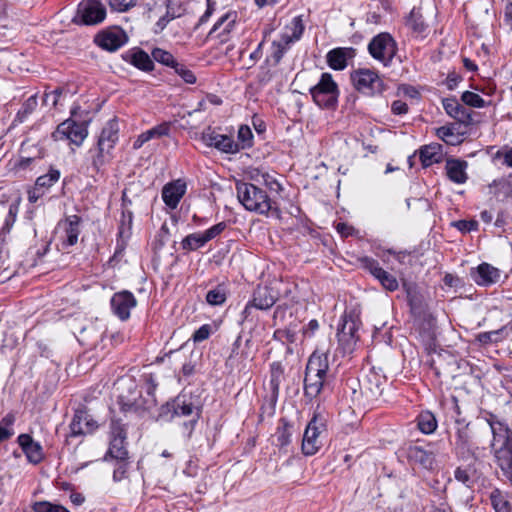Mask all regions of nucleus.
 I'll list each match as a JSON object with an SVG mask.
<instances>
[{"instance_id": "nucleus-60", "label": "nucleus", "mask_w": 512, "mask_h": 512, "mask_svg": "<svg viewBox=\"0 0 512 512\" xmlns=\"http://www.w3.org/2000/svg\"><path fill=\"white\" fill-rule=\"evenodd\" d=\"M391 111L395 115H403L408 112V105L401 100H395L391 104Z\"/></svg>"}, {"instance_id": "nucleus-45", "label": "nucleus", "mask_w": 512, "mask_h": 512, "mask_svg": "<svg viewBox=\"0 0 512 512\" xmlns=\"http://www.w3.org/2000/svg\"><path fill=\"white\" fill-rule=\"evenodd\" d=\"M461 100L465 105L475 108H483L487 105V102L480 95L471 91L463 92Z\"/></svg>"}, {"instance_id": "nucleus-30", "label": "nucleus", "mask_w": 512, "mask_h": 512, "mask_svg": "<svg viewBox=\"0 0 512 512\" xmlns=\"http://www.w3.org/2000/svg\"><path fill=\"white\" fill-rule=\"evenodd\" d=\"M407 457L410 461L421 465L424 468H432L434 464V455L431 451L423 449L421 446L413 445L407 449Z\"/></svg>"}, {"instance_id": "nucleus-61", "label": "nucleus", "mask_w": 512, "mask_h": 512, "mask_svg": "<svg viewBox=\"0 0 512 512\" xmlns=\"http://www.w3.org/2000/svg\"><path fill=\"white\" fill-rule=\"evenodd\" d=\"M262 178H263V181H264V184L270 189V190H275V191H278L281 189V185L277 182L276 179H274L272 176H270L269 174H263L262 175Z\"/></svg>"}, {"instance_id": "nucleus-9", "label": "nucleus", "mask_w": 512, "mask_h": 512, "mask_svg": "<svg viewBox=\"0 0 512 512\" xmlns=\"http://www.w3.org/2000/svg\"><path fill=\"white\" fill-rule=\"evenodd\" d=\"M105 18L106 8L101 0H83L78 5L73 22L83 25H97L102 23Z\"/></svg>"}, {"instance_id": "nucleus-5", "label": "nucleus", "mask_w": 512, "mask_h": 512, "mask_svg": "<svg viewBox=\"0 0 512 512\" xmlns=\"http://www.w3.org/2000/svg\"><path fill=\"white\" fill-rule=\"evenodd\" d=\"M119 125L116 119L109 120L103 127L97 143V153L92 157V165L99 170L108 154L118 141Z\"/></svg>"}, {"instance_id": "nucleus-29", "label": "nucleus", "mask_w": 512, "mask_h": 512, "mask_svg": "<svg viewBox=\"0 0 512 512\" xmlns=\"http://www.w3.org/2000/svg\"><path fill=\"white\" fill-rule=\"evenodd\" d=\"M354 56L353 48H335L327 53V63L334 70H343L347 66L348 58Z\"/></svg>"}, {"instance_id": "nucleus-55", "label": "nucleus", "mask_w": 512, "mask_h": 512, "mask_svg": "<svg viewBox=\"0 0 512 512\" xmlns=\"http://www.w3.org/2000/svg\"><path fill=\"white\" fill-rule=\"evenodd\" d=\"M211 327L208 324L199 327L193 334L192 339L194 342H202L209 338Z\"/></svg>"}, {"instance_id": "nucleus-3", "label": "nucleus", "mask_w": 512, "mask_h": 512, "mask_svg": "<svg viewBox=\"0 0 512 512\" xmlns=\"http://www.w3.org/2000/svg\"><path fill=\"white\" fill-rule=\"evenodd\" d=\"M314 102L323 108H332L336 105L339 90L330 73H323L319 82L310 88Z\"/></svg>"}, {"instance_id": "nucleus-24", "label": "nucleus", "mask_w": 512, "mask_h": 512, "mask_svg": "<svg viewBox=\"0 0 512 512\" xmlns=\"http://www.w3.org/2000/svg\"><path fill=\"white\" fill-rule=\"evenodd\" d=\"M185 192L186 183L179 179L168 183L163 187L162 199L168 207L175 209L178 206L181 198L184 196Z\"/></svg>"}, {"instance_id": "nucleus-11", "label": "nucleus", "mask_w": 512, "mask_h": 512, "mask_svg": "<svg viewBox=\"0 0 512 512\" xmlns=\"http://www.w3.org/2000/svg\"><path fill=\"white\" fill-rule=\"evenodd\" d=\"M88 135L87 127L84 123H77L72 119H67L59 124L52 133L55 141L69 140L71 143L80 146Z\"/></svg>"}, {"instance_id": "nucleus-15", "label": "nucleus", "mask_w": 512, "mask_h": 512, "mask_svg": "<svg viewBox=\"0 0 512 512\" xmlns=\"http://www.w3.org/2000/svg\"><path fill=\"white\" fill-rule=\"evenodd\" d=\"M128 36L125 31L119 27H111L96 34L94 42L103 50L114 52L125 45Z\"/></svg>"}, {"instance_id": "nucleus-20", "label": "nucleus", "mask_w": 512, "mask_h": 512, "mask_svg": "<svg viewBox=\"0 0 512 512\" xmlns=\"http://www.w3.org/2000/svg\"><path fill=\"white\" fill-rule=\"evenodd\" d=\"M237 21V13L228 11L222 15L214 24L209 32L210 37L219 39L221 43H225L230 39V33L234 30Z\"/></svg>"}, {"instance_id": "nucleus-8", "label": "nucleus", "mask_w": 512, "mask_h": 512, "mask_svg": "<svg viewBox=\"0 0 512 512\" xmlns=\"http://www.w3.org/2000/svg\"><path fill=\"white\" fill-rule=\"evenodd\" d=\"M326 432L325 423L314 416L306 426L302 440V452L306 456L316 454L323 445V437Z\"/></svg>"}, {"instance_id": "nucleus-36", "label": "nucleus", "mask_w": 512, "mask_h": 512, "mask_svg": "<svg viewBox=\"0 0 512 512\" xmlns=\"http://www.w3.org/2000/svg\"><path fill=\"white\" fill-rule=\"evenodd\" d=\"M363 389L373 398H377L378 396L382 395L383 388L381 378L376 374L367 376L363 383Z\"/></svg>"}, {"instance_id": "nucleus-51", "label": "nucleus", "mask_w": 512, "mask_h": 512, "mask_svg": "<svg viewBox=\"0 0 512 512\" xmlns=\"http://www.w3.org/2000/svg\"><path fill=\"white\" fill-rule=\"evenodd\" d=\"M108 4L114 11L125 12L136 5V0H108Z\"/></svg>"}, {"instance_id": "nucleus-42", "label": "nucleus", "mask_w": 512, "mask_h": 512, "mask_svg": "<svg viewBox=\"0 0 512 512\" xmlns=\"http://www.w3.org/2000/svg\"><path fill=\"white\" fill-rule=\"evenodd\" d=\"M152 58L153 60L165 65V66H169L171 68L174 67V65L177 63V60L174 58V56L166 51V50H163L161 48H154L152 50Z\"/></svg>"}, {"instance_id": "nucleus-26", "label": "nucleus", "mask_w": 512, "mask_h": 512, "mask_svg": "<svg viewBox=\"0 0 512 512\" xmlns=\"http://www.w3.org/2000/svg\"><path fill=\"white\" fill-rule=\"evenodd\" d=\"M442 104L446 113L457 121L463 124H470L472 122L470 111L460 104L456 98H445Z\"/></svg>"}, {"instance_id": "nucleus-38", "label": "nucleus", "mask_w": 512, "mask_h": 512, "mask_svg": "<svg viewBox=\"0 0 512 512\" xmlns=\"http://www.w3.org/2000/svg\"><path fill=\"white\" fill-rule=\"evenodd\" d=\"M227 298V291L224 285H218L214 289H211L206 294V301L208 304L216 306L222 305Z\"/></svg>"}, {"instance_id": "nucleus-28", "label": "nucleus", "mask_w": 512, "mask_h": 512, "mask_svg": "<svg viewBox=\"0 0 512 512\" xmlns=\"http://www.w3.org/2000/svg\"><path fill=\"white\" fill-rule=\"evenodd\" d=\"M80 224L81 217L78 215H70L66 217L63 225H64V236H63V245L64 246H73L78 241V236L80 234Z\"/></svg>"}, {"instance_id": "nucleus-16", "label": "nucleus", "mask_w": 512, "mask_h": 512, "mask_svg": "<svg viewBox=\"0 0 512 512\" xmlns=\"http://www.w3.org/2000/svg\"><path fill=\"white\" fill-rule=\"evenodd\" d=\"M361 265L368 270L388 291H395L399 284L392 274L380 267L379 262L371 257H363L360 259Z\"/></svg>"}, {"instance_id": "nucleus-21", "label": "nucleus", "mask_w": 512, "mask_h": 512, "mask_svg": "<svg viewBox=\"0 0 512 512\" xmlns=\"http://www.w3.org/2000/svg\"><path fill=\"white\" fill-rule=\"evenodd\" d=\"M97 427V421L85 409L77 410L70 423V430L73 436L92 433Z\"/></svg>"}, {"instance_id": "nucleus-1", "label": "nucleus", "mask_w": 512, "mask_h": 512, "mask_svg": "<svg viewBox=\"0 0 512 512\" xmlns=\"http://www.w3.org/2000/svg\"><path fill=\"white\" fill-rule=\"evenodd\" d=\"M328 357L326 354L314 352L308 359L304 378V393L313 399L329 384Z\"/></svg>"}, {"instance_id": "nucleus-10", "label": "nucleus", "mask_w": 512, "mask_h": 512, "mask_svg": "<svg viewBox=\"0 0 512 512\" xmlns=\"http://www.w3.org/2000/svg\"><path fill=\"white\" fill-rule=\"evenodd\" d=\"M127 431L125 425L119 419H112L110 424V446L107 457L126 461L128 451L126 449Z\"/></svg>"}, {"instance_id": "nucleus-44", "label": "nucleus", "mask_w": 512, "mask_h": 512, "mask_svg": "<svg viewBox=\"0 0 512 512\" xmlns=\"http://www.w3.org/2000/svg\"><path fill=\"white\" fill-rule=\"evenodd\" d=\"M34 512H70L66 507L60 504H54L49 501H38L32 505Z\"/></svg>"}, {"instance_id": "nucleus-2", "label": "nucleus", "mask_w": 512, "mask_h": 512, "mask_svg": "<svg viewBox=\"0 0 512 512\" xmlns=\"http://www.w3.org/2000/svg\"><path fill=\"white\" fill-rule=\"evenodd\" d=\"M236 191L239 202L248 211L267 215L273 209L267 193L255 184L238 181Z\"/></svg>"}, {"instance_id": "nucleus-39", "label": "nucleus", "mask_w": 512, "mask_h": 512, "mask_svg": "<svg viewBox=\"0 0 512 512\" xmlns=\"http://www.w3.org/2000/svg\"><path fill=\"white\" fill-rule=\"evenodd\" d=\"M289 48L290 44L284 41L282 38L273 41L272 51L269 60H272L274 65L279 64L284 54L288 51Z\"/></svg>"}, {"instance_id": "nucleus-50", "label": "nucleus", "mask_w": 512, "mask_h": 512, "mask_svg": "<svg viewBox=\"0 0 512 512\" xmlns=\"http://www.w3.org/2000/svg\"><path fill=\"white\" fill-rule=\"evenodd\" d=\"M170 132V124L167 122L161 123L147 131H145L149 140L154 138H160L162 136L168 135Z\"/></svg>"}, {"instance_id": "nucleus-34", "label": "nucleus", "mask_w": 512, "mask_h": 512, "mask_svg": "<svg viewBox=\"0 0 512 512\" xmlns=\"http://www.w3.org/2000/svg\"><path fill=\"white\" fill-rule=\"evenodd\" d=\"M38 105L37 102V95L30 96L25 102L22 104L21 108L17 112L13 123L14 124H21L25 122L28 117L36 110Z\"/></svg>"}, {"instance_id": "nucleus-7", "label": "nucleus", "mask_w": 512, "mask_h": 512, "mask_svg": "<svg viewBox=\"0 0 512 512\" xmlns=\"http://www.w3.org/2000/svg\"><path fill=\"white\" fill-rule=\"evenodd\" d=\"M368 51L374 59L388 66L396 55L397 44L389 33H380L372 38Z\"/></svg>"}, {"instance_id": "nucleus-62", "label": "nucleus", "mask_w": 512, "mask_h": 512, "mask_svg": "<svg viewBox=\"0 0 512 512\" xmlns=\"http://www.w3.org/2000/svg\"><path fill=\"white\" fill-rule=\"evenodd\" d=\"M336 230L338 233H340L344 237H348L352 235L354 228L347 223L340 222L336 225Z\"/></svg>"}, {"instance_id": "nucleus-53", "label": "nucleus", "mask_w": 512, "mask_h": 512, "mask_svg": "<svg viewBox=\"0 0 512 512\" xmlns=\"http://www.w3.org/2000/svg\"><path fill=\"white\" fill-rule=\"evenodd\" d=\"M63 93V89L57 88L51 92L45 93L43 97V103L45 105L51 104L53 107L58 105L59 99Z\"/></svg>"}, {"instance_id": "nucleus-49", "label": "nucleus", "mask_w": 512, "mask_h": 512, "mask_svg": "<svg viewBox=\"0 0 512 512\" xmlns=\"http://www.w3.org/2000/svg\"><path fill=\"white\" fill-rule=\"evenodd\" d=\"M173 69L175 70V73L183 79L184 82L188 84H194L196 82V76L184 64L177 62Z\"/></svg>"}, {"instance_id": "nucleus-14", "label": "nucleus", "mask_w": 512, "mask_h": 512, "mask_svg": "<svg viewBox=\"0 0 512 512\" xmlns=\"http://www.w3.org/2000/svg\"><path fill=\"white\" fill-rule=\"evenodd\" d=\"M278 300V293L268 286L258 285L254 290L252 299L246 304L243 314L247 318L253 308L259 310L270 309Z\"/></svg>"}, {"instance_id": "nucleus-6", "label": "nucleus", "mask_w": 512, "mask_h": 512, "mask_svg": "<svg viewBox=\"0 0 512 512\" xmlns=\"http://www.w3.org/2000/svg\"><path fill=\"white\" fill-rule=\"evenodd\" d=\"M351 80L357 91L372 96L381 94L386 86L381 77L370 69H358L351 73Z\"/></svg>"}, {"instance_id": "nucleus-35", "label": "nucleus", "mask_w": 512, "mask_h": 512, "mask_svg": "<svg viewBox=\"0 0 512 512\" xmlns=\"http://www.w3.org/2000/svg\"><path fill=\"white\" fill-rule=\"evenodd\" d=\"M417 426L422 433L431 434L437 428V420L431 412L425 411L417 417Z\"/></svg>"}, {"instance_id": "nucleus-19", "label": "nucleus", "mask_w": 512, "mask_h": 512, "mask_svg": "<svg viewBox=\"0 0 512 512\" xmlns=\"http://www.w3.org/2000/svg\"><path fill=\"white\" fill-rule=\"evenodd\" d=\"M172 416H193V419L189 422H185L184 426L189 429L188 437H190L192 430L194 428L195 423L199 418V411L193 405L191 401H188L185 396H178L172 403Z\"/></svg>"}, {"instance_id": "nucleus-57", "label": "nucleus", "mask_w": 512, "mask_h": 512, "mask_svg": "<svg viewBox=\"0 0 512 512\" xmlns=\"http://www.w3.org/2000/svg\"><path fill=\"white\" fill-rule=\"evenodd\" d=\"M454 477L458 482L464 484L465 486H467V487L471 486L472 480H471L470 475L467 470L462 469V468H457L454 472Z\"/></svg>"}, {"instance_id": "nucleus-37", "label": "nucleus", "mask_w": 512, "mask_h": 512, "mask_svg": "<svg viewBox=\"0 0 512 512\" xmlns=\"http://www.w3.org/2000/svg\"><path fill=\"white\" fill-rule=\"evenodd\" d=\"M490 500L495 512H512L510 502L506 499L500 490L496 489L492 491Z\"/></svg>"}, {"instance_id": "nucleus-12", "label": "nucleus", "mask_w": 512, "mask_h": 512, "mask_svg": "<svg viewBox=\"0 0 512 512\" xmlns=\"http://www.w3.org/2000/svg\"><path fill=\"white\" fill-rule=\"evenodd\" d=\"M284 378V370L280 363L274 362L270 366V379L267 384L268 395L264 404L261 407L262 414L266 413L272 415L275 411V406L279 396L280 384Z\"/></svg>"}, {"instance_id": "nucleus-46", "label": "nucleus", "mask_w": 512, "mask_h": 512, "mask_svg": "<svg viewBox=\"0 0 512 512\" xmlns=\"http://www.w3.org/2000/svg\"><path fill=\"white\" fill-rule=\"evenodd\" d=\"M408 302L414 315H421L425 310V303L422 296L415 292H408Z\"/></svg>"}, {"instance_id": "nucleus-40", "label": "nucleus", "mask_w": 512, "mask_h": 512, "mask_svg": "<svg viewBox=\"0 0 512 512\" xmlns=\"http://www.w3.org/2000/svg\"><path fill=\"white\" fill-rule=\"evenodd\" d=\"M238 141L236 144L239 145V151L241 149L250 148L253 145V134L249 126L241 125L237 135Z\"/></svg>"}, {"instance_id": "nucleus-52", "label": "nucleus", "mask_w": 512, "mask_h": 512, "mask_svg": "<svg viewBox=\"0 0 512 512\" xmlns=\"http://www.w3.org/2000/svg\"><path fill=\"white\" fill-rule=\"evenodd\" d=\"M220 136L221 134L216 133L209 127L202 133L201 139L207 146L215 148Z\"/></svg>"}, {"instance_id": "nucleus-18", "label": "nucleus", "mask_w": 512, "mask_h": 512, "mask_svg": "<svg viewBox=\"0 0 512 512\" xmlns=\"http://www.w3.org/2000/svg\"><path fill=\"white\" fill-rule=\"evenodd\" d=\"M136 304L134 295L127 290L117 292L111 298L112 311L121 320H127L130 317V311Z\"/></svg>"}, {"instance_id": "nucleus-13", "label": "nucleus", "mask_w": 512, "mask_h": 512, "mask_svg": "<svg viewBox=\"0 0 512 512\" xmlns=\"http://www.w3.org/2000/svg\"><path fill=\"white\" fill-rule=\"evenodd\" d=\"M226 226L225 222H219L204 232L191 233L182 239L181 247L186 251H196L219 236L226 229Z\"/></svg>"}, {"instance_id": "nucleus-54", "label": "nucleus", "mask_w": 512, "mask_h": 512, "mask_svg": "<svg viewBox=\"0 0 512 512\" xmlns=\"http://www.w3.org/2000/svg\"><path fill=\"white\" fill-rule=\"evenodd\" d=\"M176 17H178V15L171 13L169 10H167L166 14L160 17V19L156 22L154 29L155 33L162 32L166 28L168 23Z\"/></svg>"}, {"instance_id": "nucleus-58", "label": "nucleus", "mask_w": 512, "mask_h": 512, "mask_svg": "<svg viewBox=\"0 0 512 512\" xmlns=\"http://www.w3.org/2000/svg\"><path fill=\"white\" fill-rule=\"evenodd\" d=\"M496 157L503 160V164L512 168V147H506L496 153Z\"/></svg>"}, {"instance_id": "nucleus-22", "label": "nucleus", "mask_w": 512, "mask_h": 512, "mask_svg": "<svg viewBox=\"0 0 512 512\" xmlns=\"http://www.w3.org/2000/svg\"><path fill=\"white\" fill-rule=\"evenodd\" d=\"M122 59L138 68L139 70L149 72L154 68L153 60L150 58L148 53L138 47H134L125 51L122 54Z\"/></svg>"}, {"instance_id": "nucleus-31", "label": "nucleus", "mask_w": 512, "mask_h": 512, "mask_svg": "<svg viewBox=\"0 0 512 512\" xmlns=\"http://www.w3.org/2000/svg\"><path fill=\"white\" fill-rule=\"evenodd\" d=\"M442 146L440 144H430L422 147L419 151V157L424 167H429L442 160Z\"/></svg>"}, {"instance_id": "nucleus-48", "label": "nucleus", "mask_w": 512, "mask_h": 512, "mask_svg": "<svg viewBox=\"0 0 512 512\" xmlns=\"http://www.w3.org/2000/svg\"><path fill=\"white\" fill-rule=\"evenodd\" d=\"M276 437L279 445L282 447L291 442V426L288 422L283 421V424L277 428Z\"/></svg>"}, {"instance_id": "nucleus-56", "label": "nucleus", "mask_w": 512, "mask_h": 512, "mask_svg": "<svg viewBox=\"0 0 512 512\" xmlns=\"http://www.w3.org/2000/svg\"><path fill=\"white\" fill-rule=\"evenodd\" d=\"M132 212L130 211H123L122 217H121V225L119 227V234L122 236L124 233L128 232L132 225Z\"/></svg>"}, {"instance_id": "nucleus-41", "label": "nucleus", "mask_w": 512, "mask_h": 512, "mask_svg": "<svg viewBox=\"0 0 512 512\" xmlns=\"http://www.w3.org/2000/svg\"><path fill=\"white\" fill-rule=\"evenodd\" d=\"M221 152L234 154L239 151V145L236 144V141L232 139V137L228 135H222L219 137L218 142L215 146Z\"/></svg>"}, {"instance_id": "nucleus-43", "label": "nucleus", "mask_w": 512, "mask_h": 512, "mask_svg": "<svg viewBox=\"0 0 512 512\" xmlns=\"http://www.w3.org/2000/svg\"><path fill=\"white\" fill-rule=\"evenodd\" d=\"M15 417L12 414L6 415L0 421V442L5 441L13 436V424Z\"/></svg>"}, {"instance_id": "nucleus-4", "label": "nucleus", "mask_w": 512, "mask_h": 512, "mask_svg": "<svg viewBox=\"0 0 512 512\" xmlns=\"http://www.w3.org/2000/svg\"><path fill=\"white\" fill-rule=\"evenodd\" d=\"M360 320L354 313H345L342 317V323L337 332L339 347L344 354H350L354 351L359 340L358 330Z\"/></svg>"}, {"instance_id": "nucleus-64", "label": "nucleus", "mask_w": 512, "mask_h": 512, "mask_svg": "<svg viewBox=\"0 0 512 512\" xmlns=\"http://www.w3.org/2000/svg\"><path fill=\"white\" fill-rule=\"evenodd\" d=\"M456 444L465 447L468 444L469 436L466 429L459 430L456 435Z\"/></svg>"}, {"instance_id": "nucleus-59", "label": "nucleus", "mask_w": 512, "mask_h": 512, "mask_svg": "<svg viewBox=\"0 0 512 512\" xmlns=\"http://www.w3.org/2000/svg\"><path fill=\"white\" fill-rule=\"evenodd\" d=\"M118 461H119L118 465L114 469V472H113V479L116 482H119L122 479H124L126 477V473H127V463L125 461H121V460H118Z\"/></svg>"}, {"instance_id": "nucleus-25", "label": "nucleus", "mask_w": 512, "mask_h": 512, "mask_svg": "<svg viewBox=\"0 0 512 512\" xmlns=\"http://www.w3.org/2000/svg\"><path fill=\"white\" fill-rule=\"evenodd\" d=\"M473 280L482 286L496 283L500 278L499 270L488 263H482L471 271Z\"/></svg>"}, {"instance_id": "nucleus-47", "label": "nucleus", "mask_w": 512, "mask_h": 512, "mask_svg": "<svg viewBox=\"0 0 512 512\" xmlns=\"http://www.w3.org/2000/svg\"><path fill=\"white\" fill-rule=\"evenodd\" d=\"M436 135L445 143L455 145L459 142V138L455 135L453 129L447 126H441L436 129Z\"/></svg>"}, {"instance_id": "nucleus-23", "label": "nucleus", "mask_w": 512, "mask_h": 512, "mask_svg": "<svg viewBox=\"0 0 512 512\" xmlns=\"http://www.w3.org/2000/svg\"><path fill=\"white\" fill-rule=\"evenodd\" d=\"M17 442L30 463L38 464L43 460L44 453L42 446L40 443L35 442L29 434L19 435Z\"/></svg>"}, {"instance_id": "nucleus-27", "label": "nucleus", "mask_w": 512, "mask_h": 512, "mask_svg": "<svg viewBox=\"0 0 512 512\" xmlns=\"http://www.w3.org/2000/svg\"><path fill=\"white\" fill-rule=\"evenodd\" d=\"M467 162L460 159H447L445 170L448 179L456 184H464L468 175L466 172Z\"/></svg>"}, {"instance_id": "nucleus-33", "label": "nucleus", "mask_w": 512, "mask_h": 512, "mask_svg": "<svg viewBox=\"0 0 512 512\" xmlns=\"http://www.w3.org/2000/svg\"><path fill=\"white\" fill-rule=\"evenodd\" d=\"M406 25L416 37H424L428 26L425 24L420 11L412 9L407 18Z\"/></svg>"}, {"instance_id": "nucleus-32", "label": "nucleus", "mask_w": 512, "mask_h": 512, "mask_svg": "<svg viewBox=\"0 0 512 512\" xmlns=\"http://www.w3.org/2000/svg\"><path fill=\"white\" fill-rule=\"evenodd\" d=\"M304 32V25L301 17L297 16L292 19V21L286 25L284 32L281 35V38L288 42L290 45L296 41H298Z\"/></svg>"}, {"instance_id": "nucleus-63", "label": "nucleus", "mask_w": 512, "mask_h": 512, "mask_svg": "<svg viewBox=\"0 0 512 512\" xmlns=\"http://www.w3.org/2000/svg\"><path fill=\"white\" fill-rule=\"evenodd\" d=\"M319 328V323L317 320L313 319L310 320L309 323L304 327L303 334L304 336L311 337L315 331H317Z\"/></svg>"}, {"instance_id": "nucleus-17", "label": "nucleus", "mask_w": 512, "mask_h": 512, "mask_svg": "<svg viewBox=\"0 0 512 512\" xmlns=\"http://www.w3.org/2000/svg\"><path fill=\"white\" fill-rule=\"evenodd\" d=\"M61 173L58 169L51 167L44 175L39 176L35 185L28 191V201L36 203L48 190L59 181Z\"/></svg>"}]
</instances>
